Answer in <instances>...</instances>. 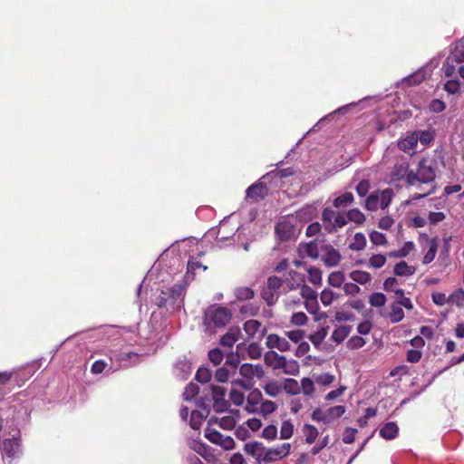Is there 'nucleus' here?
I'll return each mask as SVG.
<instances>
[{
  "label": "nucleus",
  "mask_w": 464,
  "mask_h": 464,
  "mask_svg": "<svg viewBox=\"0 0 464 464\" xmlns=\"http://www.w3.org/2000/svg\"><path fill=\"white\" fill-rule=\"evenodd\" d=\"M231 316L228 308L212 304L205 310L203 323L206 329L212 332L215 328L225 326L230 321Z\"/></svg>",
  "instance_id": "nucleus-1"
},
{
  "label": "nucleus",
  "mask_w": 464,
  "mask_h": 464,
  "mask_svg": "<svg viewBox=\"0 0 464 464\" xmlns=\"http://www.w3.org/2000/svg\"><path fill=\"white\" fill-rule=\"evenodd\" d=\"M435 179L434 163L427 158H422L418 162L416 171L411 170L408 174V186H414L417 182L430 184L434 182Z\"/></svg>",
  "instance_id": "nucleus-2"
},
{
  "label": "nucleus",
  "mask_w": 464,
  "mask_h": 464,
  "mask_svg": "<svg viewBox=\"0 0 464 464\" xmlns=\"http://www.w3.org/2000/svg\"><path fill=\"white\" fill-rule=\"evenodd\" d=\"M346 218L345 213L325 208L322 213V226L327 233H335L347 224Z\"/></svg>",
  "instance_id": "nucleus-3"
},
{
  "label": "nucleus",
  "mask_w": 464,
  "mask_h": 464,
  "mask_svg": "<svg viewBox=\"0 0 464 464\" xmlns=\"http://www.w3.org/2000/svg\"><path fill=\"white\" fill-rule=\"evenodd\" d=\"M239 373L246 380L234 379L231 381L232 385H238L246 390H248L250 388L249 381L252 380L254 377H263L264 371L261 365L244 363L239 368Z\"/></svg>",
  "instance_id": "nucleus-4"
},
{
  "label": "nucleus",
  "mask_w": 464,
  "mask_h": 464,
  "mask_svg": "<svg viewBox=\"0 0 464 464\" xmlns=\"http://www.w3.org/2000/svg\"><path fill=\"white\" fill-rule=\"evenodd\" d=\"M393 192L391 188L382 191H375L366 198L365 208L369 210H376L379 208L384 209L392 202Z\"/></svg>",
  "instance_id": "nucleus-5"
},
{
  "label": "nucleus",
  "mask_w": 464,
  "mask_h": 464,
  "mask_svg": "<svg viewBox=\"0 0 464 464\" xmlns=\"http://www.w3.org/2000/svg\"><path fill=\"white\" fill-rule=\"evenodd\" d=\"M2 454L11 463L14 459L23 455L20 431H17L12 438L4 440L2 443Z\"/></svg>",
  "instance_id": "nucleus-6"
},
{
  "label": "nucleus",
  "mask_w": 464,
  "mask_h": 464,
  "mask_svg": "<svg viewBox=\"0 0 464 464\" xmlns=\"http://www.w3.org/2000/svg\"><path fill=\"white\" fill-rule=\"evenodd\" d=\"M211 394L213 400V409L216 412H225L227 411L230 403L226 400L227 390L218 385L212 384Z\"/></svg>",
  "instance_id": "nucleus-7"
},
{
  "label": "nucleus",
  "mask_w": 464,
  "mask_h": 464,
  "mask_svg": "<svg viewBox=\"0 0 464 464\" xmlns=\"http://www.w3.org/2000/svg\"><path fill=\"white\" fill-rule=\"evenodd\" d=\"M291 450L290 443H283L274 448H266L263 463L267 464L280 460L289 455Z\"/></svg>",
  "instance_id": "nucleus-8"
},
{
  "label": "nucleus",
  "mask_w": 464,
  "mask_h": 464,
  "mask_svg": "<svg viewBox=\"0 0 464 464\" xmlns=\"http://www.w3.org/2000/svg\"><path fill=\"white\" fill-rule=\"evenodd\" d=\"M206 438L212 443L219 445L225 450H230L235 448V441L230 436H225L216 430L208 428L206 430Z\"/></svg>",
  "instance_id": "nucleus-9"
},
{
  "label": "nucleus",
  "mask_w": 464,
  "mask_h": 464,
  "mask_svg": "<svg viewBox=\"0 0 464 464\" xmlns=\"http://www.w3.org/2000/svg\"><path fill=\"white\" fill-rule=\"evenodd\" d=\"M226 411L227 414L221 418L212 416L209 424L218 423L220 428L227 430L234 429L240 416L239 411L227 409Z\"/></svg>",
  "instance_id": "nucleus-10"
},
{
  "label": "nucleus",
  "mask_w": 464,
  "mask_h": 464,
  "mask_svg": "<svg viewBox=\"0 0 464 464\" xmlns=\"http://www.w3.org/2000/svg\"><path fill=\"white\" fill-rule=\"evenodd\" d=\"M322 260L325 266L334 267L337 266L341 260L342 255L338 249L334 248L332 245L325 244L321 247Z\"/></svg>",
  "instance_id": "nucleus-11"
},
{
  "label": "nucleus",
  "mask_w": 464,
  "mask_h": 464,
  "mask_svg": "<svg viewBox=\"0 0 464 464\" xmlns=\"http://www.w3.org/2000/svg\"><path fill=\"white\" fill-rule=\"evenodd\" d=\"M197 404L200 410L192 411L189 420V425L193 430H198L203 420L206 419L209 413V409L205 405L203 401H198Z\"/></svg>",
  "instance_id": "nucleus-12"
},
{
  "label": "nucleus",
  "mask_w": 464,
  "mask_h": 464,
  "mask_svg": "<svg viewBox=\"0 0 464 464\" xmlns=\"http://www.w3.org/2000/svg\"><path fill=\"white\" fill-rule=\"evenodd\" d=\"M283 283L287 290H296L304 283V276L295 270H290L284 275Z\"/></svg>",
  "instance_id": "nucleus-13"
},
{
  "label": "nucleus",
  "mask_w": 464,
  "mask_h": 464,
  "mask_svg": "<svg viewBox=\"0 0 464 464\" xmlns=\"http://www.w3.org/2000/svg\"><path fill=\"white\" fill-rule=\"evenodd\" d=\"M266 448L262 442L254 441L246 443L244 450L256 459V464H263Z\"/></svg>",
  "instance_id": "nucleus-14"
},
{
  "label": "nucleus",
  "mask_w": 464,
  "mask_h": 464,
  "mask_svg": "<svg viewBox=\"0 0 464 464\" xmlns=\"http://www.w3.org/2000/svg\"><path fill=\"white\" fill-rule=\"evenodd\" d=\"M276 234L282 240L290 239L295 234V226L287 219L280 220L276 226Z\"/></svg>",
  "instance_id": "nucleus-15"
},
{
  "label": "nucleus",
  "mask_w": 464,
  "mask_h": 464,
  "mask_svg": "<svg viewBox=\"0 0 464 464\" xmlns=\"http://www.w3.org/2000/svg\"><path fill=\"white\" fill-rule=\"evenodd\" d=\"M262 400L263 396L259 390L254 389L250 391L246 397V404L245 406V410L248 413L258 412Z\"/></svg>",
  "instance_id": "nucleus-16"
},
{
  "label": "nucleus",
  "mask_w": 464,
  "mask_h": 464,
  "mask_svg": "<svg viewBox=\"0 0 464 464\" xmlns=\"http://www.w3.org/2000/svg\"><path fill=\"white\" fill-rule=\"evenodd\" d=\"M266 344L269 349H277L280 352H287L291 348L289 342L285 337L276 334H271L266 337Z\"/></svg>",
  "instance_id": "nucleus-17"
},
{
  "label": "nucleus",
  "mask_w": 464,
  "mask_h": 464,
  "mask_svg": "<svg viewBox=\"0 0 464 464\" xmlns=\"http://www.w3.org/2000/svg\"><path fill=\"white\" fill-rule=\"evenodd\" d=\"M246 198H252L255 200H259L264 198L267 194L266 186L261 182L257 181L251 186H249L246 189Z\"/></svg>",
  "instance_id": "nucleus-18"
},
{
  "label": "nucleus",
  "mask_w": 464,
  "mask_h": 464,
  "mask_svg": "<svg viewBox=\"0 0 464 464\" xmlns=\"http://www.w3.org/2000/svg\"><path fill=\"white\" fill-rule=\"evenodd\" d=\"M244 330L249 337H254L258 334V338H262L266 333V328L262 327L261 323L257 320H247L244 324Z\"/></svg>",
  "instance_id": "nucleus-19"
},
{
  "label": "nucleus",
  "mask_w": 464,
  "mask_h": 464,
  "mask_svg": "<svg viewBox=\"0 0 464 464\" xmlns=\"http://www.w3.org/2000/svg\"><path fill=\"white\" fill-rule=\"evenodd\" d=\"M410 171L408 163H397L394 165L391 172V179L393 181H399L405 179L406 184L408 185V174Z\"/></svg>",
  "instance_id": "nucleus-20"
},
{
  "label": "nucleus",
  "mask_w": 464,
  "mask_h": 464,
  "mask_svg": "<svg viewBox=\"0 0 464 464\" xmlns=\"http://www.w3.org/2000/svg\"><path fill=\"white\" fill-rule=\"evenodd\" d=\"M399 433V427L396 422L390 421L385 423L379 430L380 436L386 440H391L395 439Z\"/></svg>",
  "instance_id": "nucleus-21"
},
{
  "label": "nucleus",
  "mask_w": 464,
  "mask_h": 464,
  "mask_svg": "<svg viewBox=\"0 0 464 464\" xmlns=\"http://www.w3.org/2000/svg\"><path fill=\"white\" fill-rule=\"evenodd\" d=\"M320 251L316 241L301 244L299 246V252L312 259H317L320 256Z\"/></svg>",
  "instance_id": "nucleus-22"
},
{
  "label": "nucleus",
  "mask_w": 464,
  "mask_h": 464,
  "mask_svg": "<svg viewBox=\"0 0 464 464\" xmlns=\"http://www.w3.org/2000/svg\"><path fill=\"white\" fill-rule=\"evenodd\" d=\"M418 144L414 131L398 141V148L406 153L413 151Z\"/></svg>",
  "instance_id": "nucleus-23"
},
{
  "label": "nucleus",
  "mask_w": 464,
  "mask_h": 464,
  "mask_svg": "<svg viewBox=\"0 0 464 464\" xmlns=\"http://www.w3.org/2000/svg\"><path fill=\"white\" fill-rule=\"evenodd\" d=\"M285 357L274 351H270L265 354V362L274 370H281Z\"/></svg>",
  "instance_id": "nucleus-24"
},
{
  "label": "nucleus",
  "mask_w": 464,
  "mask_h": 464,
  "mask_svg": "<svg viewBox=\"0 0 464 464\" xmlns=\"http://www.w3.org/2000/svg\"><path fill=\"white\" fill-rule=\"evenodd\" d=\"M352 331V326L350 325H340L336 327L331 335V340L335 344H340L343 343L350 334Z\"/></svg>",
  "instance_id": "nucleus-25"
},
{
  "label": "nucleus",
  "mask_w": 464,
  "mask_h": 464,
  "mask_svg": "<svg viewBox=\"0 0 464 464\" xmlns=\"http://www.w3.org/2000/svg\"><path fill=\"white\" fill-rule=\"evenodd\" d=\"M328 334V327H322L314 334L309 335V340L318 350H323L324 346V341Z\"/></svg>",
  "instance_id": "nucleus-26"
},
{
  "label": "nucleus",
  "mask_w": 464,
  "mask_h": 464,
  "mask_svg": "<svg viewBox=\"0 0 464 464\" xmlns=\"http://www.w3.org/2000/svg\"><path fill=\"white\" fill-rule=\"evenodd\" d=\"M240 336V329L237 327H233L228 330V332L223 335L220 339V344L226 347H232L233 344L238 341Z\"/></svg>",
  "instance_id": "nucleus-27"
},
{
  "label": "nucleus",
  "mask_w": 464,
  "mask_h": 464,
  "mask_svg": "<svg viewBox=\"0 0 464 464\" xmlns=\"http://www.w3.org/2000/svg\"><path fill=\"white\" fill-rule=\"evenodd\" d=\"M117 370V367H115L112 362H111L110 364L105 362L104 360H97L95 361L92 365V368H91V372L93 373V374H100L103 372H105L106 373H111V372H113Z\"/></svg>",
  "instance_id": "nucleus-28"
},
{
  "label": "nucleus",
  "mask_w": 464,
  "mask_h": 464,
  "mask_svg": "<svg viewBox=\"0 0 464 464\" xmlns=\"http://www.w3.org/2000/svg\"><path fill=\"white\" fill-rule=\"evenodd\" d=\"M198 269L207 270V266L195 257H191L188 262L187 274L185 276L186 281H192L194 279L195 272Z\"/></svg>",
  "instance_id": "nucleus-29"
},
{
  "label": "nucleus",
  "mask_w": 464,
  "mask_h": 464,
  "mask_svg": "<svg viewBox=\"0 0 464 464\" xmlns=\"http://www.w3.org/2000/svg\"><path fill=\"white\" fill-rule=\"evenodd\" d=\"M115 356L120 362V367H129L135 364L139 357V355L133 352H123Z\"/></svg>",
  "instance_id": "nucleus-30"
},
{
  "label": "nucleus",
  "mask_w": 464,
  "mask_h": 464,
  "mask_svg": "<svg viewBox=\"0 0 464 464\" xmlns=\"http://www.w3.org/2000/svg\"><path fill=\"white\" fill-rule=\"evenodd\" d=\"M186 292V285L185 284H178L173 285L169 289V298L171 300L172 304H175L179 300L180 303L183 302V298Z\"/></svg>",
  "instance_id": "nucleus-31"
},
{
  "label": "nucleus",
  "mask_w": 464,
  "mask_h": 464,
  "mask_svg": "<svg viewBox=\"0 0 464 464\" xmlns=\"http://www.w3.org/2000/svg\"><path fill=\"white\" fill-rule=\"evenodd\" d=\"M345 411L346 409L343 405L334 406L326 410V424L332 423L335 420L341 418L345 413Z\"/></svg>",
  "instance_id": "nucleus-32"
},
{
  "label": "nucleus",
  "mask_w": 464,
  "mask_h": 464,
  "mask_svg": "<svg viewBox=\"0 0 464 464\" xmlns=\"http://www.w3.org/2000/svg\"><path fill=\"white\" fill-rule=\"evenodd\" d=\"M430 76V72L427 68H421L408 76L405 81L409 82V84L417 85L422 82L425 79Z\"/></svg>",
  "instance_id": "nucleus-33"
},
{
  "label": "nucleus",
  "mask_w": 464,
  "mask_h": 464,
  "mask_svg": "<svg viewBox=\"0 0 464 464\" xmlns=\"http://www.w3.org/2000/svg\"><path fill=\"white\" fill-rule=\"evenodd\" d=\"M191 373V366L190 363L186 361H179L175 364V374L181 378V379H187Z\"/></svg>",
  "instance_id": "nucleus-34"
},
{
  "label": "nucleus",
  "mask_w": 464,
  "mask_h": 464,
  "mask_svg": "<svg viewBox=\"0 0 464 464\" xmlns=\"http://www.w3.org/2000/svg\"><path fill=\"white\" fill-rule=\"evenodd\" d=\"M416 269L412 266H409L405 261L397 263L393 272L398 276H410L415 273Z\"/></svg>",
  "instance_id": "nucleus-35"
},
{
  "label": "nucleus",
  "mask_w": 464,
  "mask_h": 464,
  "mask_svg": "<svg viewBox=\"0 0 464 464\" xmlns=\"http://www.w3.org/2000/svg\"><path fill=\"white\" fill-rule=\"evenodd\" d=\"M299 369H300V367H299L297 361H295L294 359L288 360V359H286V357H285L281 370L285 374L297 375L299 373Z\"/></svg>",
  "instance_id": "nucleus-36"
},
{
  "label": "nucleus",
  "mask_w": 464,
  "mask_h": 464,
  "mask_svg": "<svg viewBox=\"0 0 464 464\" xmlns=\"http://www.w3.org/2000/svg\"><path fill=\"white\" fill-rule=\"evenodd\" d=\"M303 433L307 444H313L319 436L317 428L312 424H304L303 427Z\"/></svg>",
  "instance_id": "nucleus-37"
},
{
  "label": "nucleus",
  "mask_w": 464,
  "mask_h": 464,
  "mask_svg": "<svg viewBox=\"0 0 464 464\" xmlns=\"http://www.w3.org/2000/svg\"><path fill=\"white\" fill-rule=\"evenodd\" d=\"M349 276L353 282L360 285H365L372 279L371 275L368 272L362 270L352 271Z\"/></svg>",
  "instance_id": "nucleus-38"
},
{
  "label": "nucleus",
  "mask_w": 464,
  "mask_h": 464,
  "mask_svg": "<svg viewBox=\"0 0 464 464\" xmlns=\"http://www.w3.org/2000/svg\"><path fill=\"white\" fill-rule=\"evenodd\" d=\"M354 200L352 192H344L334 200V207L336 208H344L351 205Z\"/></svg>",
  "instance_id": "nucleus-39"
},
{
  "label": "nucleus",
  "mask_w": 464,
  "mask_h": 464,
  "mask_svg": "<svg viewBox=\"0 0 464 464\" xmlns=\"http://www.w3.org/2000/svg\"><path fill=\"white\" fill-rule=\"evenodd\" d=\"M365 246V236L362 233L358 232L354 235L353 241L349 244V248L353 251H362L364 249Z\"/></svg>",
  "instance_id": "nucleus-40"
},
{
  "label": "nucleus",
  "mask_w": 464,
  "mask_h": 464,
  "mask_svg": "<svg viewBox=\"0 0 464 464\" xmlns=\"http://www.w3.org/2000/svg\"><path fill=\"white\" fill-rule=\"evenodd\" d=\"M388 317L392 324L401 322L404 318L402 307L399 304L392 303Z\"/></svg>",
  "instance_id": "nucleus-41"
},
{
  "label": "nucleus",
  "mask_w": 464,
  "mask_h": 464,
  "mask_svg": "<svg viewBox=\"0 0 464 464\" xmlns=\"http://www.w3.org/2000/svg\"><path fill=\"white\" fill-rule=\"evenodd\" d=\"M395 304H399L400 306L405 307L407 310L413 309V304L409 297L404 295V291L402 289L395 290Z\"/></svg>",
  "instance_id": "nucleus-42"
},
{
  "label": "nucleus",
  "mask_w": 464,
  "mask_h": 464,
  "mask_svg": "<svg viewBox=\"0 0 464 464\" xmlns=\"http://www.w3.org/2000/svg\"><path fill=\"white\" fill-rule=\"evenodd\" d=\"M236 375V372H234L232 370L227 368V366L223 365L222 367L218 368L216 371L215 373V379L216 381L219 382H226L230 378L234 377Z\"/></svg>",
  "instance_id": "nucleus-43"
},
{
  "label": "nucleus",
  "mask_w": 464,
  "mask_h": 464,
  "mask_svg": "<svg viewBox=\"0 0 464 464\" xmlns=\"http://www.w3.org/2000/svg\"><path fill=\"white\" fill-rule=\"evenodd\" d=\"M414 134L417 141L422 145H429L434 140V131L431 130H415Z\"/></svg>",
  "instance_id": "nucleus-44"
},
{
  "label": "nucleus",
  "mask_w": 464,
  "mask_h": 464,
  "mask_svg": "<svg viewBox=\"0 0 464 464\" xmlns=\"http://www.w3.org/2000/svg\"><path fill=\"white\" fill-rule=\"evenodd\" d=\"M437 250H438L437 238H432L430 241V247H429L427 253L425 254V256H423L422 263L424 265H428V264L431 263L436 256Z\"/></svg>",
  "instance_id": "nucleus-45"
},
{
  "label": "nucleus",
  "mask_w": 464,
  "mask_h": 464,
  "mask_svg": "<svg viewBox=\"0 0 464 464\" xmlns=\"http://www.w3.org/2000/svg\"><path fill=\"white\" fill-rule=\"evenodd\" d=\"M339 296V294H336L331 289L325 288L321 292L320 300L324 306H329Z\"/></svg>",
  "instance_id": "nucleus-46"
},
{
  "label": "nucleus",
  "mask_w": 464,
  "mask_h": 464,
  "mask_svg": "<svg viewBox=\"0 0 464 464\" xmlns=\"http://www.w3.org/2000/svg\"><path fill=\"white\" fill-rule=\"evenodd\" d=\"M236 385H232V389L229 392V401L236 406H242L246 401L245 394L237 390Z\"/></svg>",
  "instance_id": "nucleus-47"
},
{
  "label": "nucleus",
  "mask_w": 464,
  "mask_h": 464,
  "mask_svg": "<svg viewBox=\"0 0 464 464\" xmlns=\"http://www.w3.org/2000/svg\"><path fill=\"white\" fill-rule=\"evenodd\" d=\"M308 280L314 285H319L322 284V272L319 268L314 266H309L307 268Z\"/></svg>",
  "instance_id": "nucleus-48"
},
{
  "label": "nucleus",
  "mask_w": 464,
  "mask_h": 464,
  "mask_svg": "<svg viewBox=\"0 0 464 464\" xmlns=\"http://www.w3.org/2000/svg\"><path fill=\"white\" fill-rule=\"evenodd\" d=\"M345 217H347L346 223L352 221L356 224H362L365 220L364 215L358 208L350 209L345 213Z\"/></svg>",
  "instance_id": "nucleus-49"
},
{
  "label": "nucleus",
  "mask_w": 464,
  "mask_h": 464,
  "mask_svg": "<svg viewBox=\"0 0 464 464\" xmlns=\"http://www.w3.org/2000/svg\"><path fill=\"white\" fill-rule=\"evenodd\" d=\"M449 303L457 305L458 307L464 306V290L462 288H459L454 291L449 296Z\"/></svg>",
  "instance_id": "nucleus-50"
},
{
  "label": "nucleus",
  "mask_w": 464,
  "mask_h": 464,
  "mask_svg": "<svg viewBox=\"0 0 464 464\" xmlns=\"http://www.w3.org/2000/svg\"><path fill=\"white\" fill-rule=\"evenodd\" d=\"M294 425L290 420H284L280 429V439L288 440L293 436Z\"/></svg>",
  "instance_id": "nucleus-51"
},
{
  "label": "nucleus",
  "mask_w": 464,
  "mask_h": 464,
  "mask_svg": "<svg viewBox=\"0 0 464 464\" xmlns=\"http://www.w3.org/2000/svg\"><path fill=\"white\" fill-rule=\"evenodd\" d=\"M369 303L374 307H382L386 303V296L382 293H373L369 296Z\"/></svg>",
  "instance_id": "nucleus-52"
},
{
  "label": "nucleus",
  "mask_w": 464,
  "mask_h": 464,
  "mask_svg": "<svg viewBox=\"0 0 464 464\" xmlns=\"http://www.w3.org/2000/svg\"><path fill=\"white\" fill-rule=\"evenodd\" d=\"M279 294L274 292L267 287H265L262 291V297L268 305H273L278 299Z\"/></svg>",
  "instance_id": "nucleus-53"
},
{
  "label": "nucleus",
  "mask_w": 464,
  "mask_h": 464,
  "mask_svg": "<svg viewBox=\"0 0 464 464\" xmlns=\"http://www.w3.org/2000/svg\"><path fill=\"white\" fill-rule=\"evenodd\" d=\"M290 322L295 326H304L307 324L308 317L304 312H296L292 314Z\"/></svg>",
  "instance_id": "nucleus-54"
},
{
  "label": "nucleus",
  "mask_w": 464,
  "mask_h": 464,
  "mask_svg": "<svg viewBox=\"0 0 464 464\" xmlns=\"http://www.w3.org/2000/svg\"><path fill=\"white\" fill-rule=\"evenodd\" d=\"M303 392L304 395L311 396L314 392V382L310 378H303L301 380L300 392Z\"/></svg>",
  "instance_id": "nucleus-55"
},
{
  "label": "nucleus",
  "mask_w": 464,
  "mask_h": 464,
  "mask_svg": "<svg viewBox=\"0 0 464 464\" xmlns=\"http://www.w3.org/2000/svg\"><path fill=\"white\" fill-rule=\"evenodd\" d=\"M344 281L342 272H333L328 276V284L334 287H340Z\"/></svg>",
  "instance_id": "nucleus-56"
},
{
  "label": "nucleus",
  "mask_w": 464,
  "mask_h": 464,
  "mask_svg": "<svg viewBox=\"0 0 464 464\" xmlns=\"http://www.w3.org/2000/svg\"><path fill=\"white\" fill-rule=\"evenodd\" d=\"M212 377L211 371L208 368L201 367L197 371L196 379L201 383H207Z\"/></svg>",
  "instance_id": "nucleus-57"
},
{
  "label": "nucleus",
  "mask_w": 464,
  "mask_h": 464,
  "mask_svg": "<svg viewBox=\"0 0 464 464\" xmlns=\"http://www.w3.org/2000/svg\"><path fill=\"white\" fill-rule=\"evenodd\" d=\"M386 256L382 254L372 255L369 259V266L372 268H381L386 263Z\"/></svg>",
  "instance_id": "nucleus-58"
},
{
  "label": "nucleus",
  "mask_w": 464,
  "mask_h": 464,
  "mask_svg": "<svg viewBox=\"0 0 464 464\" xmlns=\"http://www.w3.org/2000/svg\"><path fill=\"white\" fill-rule=\"evenodd\" d=\"M277 409L276 404L272 401H262L260 404V408L258 410V412L262 413L263 415H268L276 411Z\"/></svg>",
  "instance_id": "nucleus-59"
},
{
  "label": "nucleus",
  "mask_w": 464,
  "mask_h": 464,
  "mask_svg": "<svg viewBox=\"0 0 464 464\" xmlns=\"http://www.w3.org/2000/svg\"><path fill=\"white\" fill-rule=\"evenodd\" d=\"M265 392L270 397H276L281 392V386L276 382H269L264 387Z\"/></svg>",
  "instance_id": "nucleus-60"
},
{
  "label": "nucleus",
  "mask_w": 464,
  "mask_h": 464,
  "mask_svg": "<svg viewBox=\"0 0 464 464\" xmlns=\"http://www.w3.org/2000/svg\"><path fill=\"white\" fill-rule=\"evenodd\" d=\"M199 388L197 384L190 382L185 388L183 392L184 400L190 401L198 395Z\"/></svg>",
  "instance_id": "nucleus-61"
},
{
  "label": "nucleus",
  "mask_w": 464,
  "mask_h": 464,
  "mask_svg": "<svg viewBox=\"0 0 464 464\" xmlns=\"http://www.w3.org/2000/svg\"><path fill=\"white\" fill-rule=\"evenodd\" d=\"M286 392L290 394H297L300 392V385L295 379H286L284 384Z\"/></svg>",
  "instance_id": "nucleus-62"
},
{
  "label": "nucleus",
  "mask_w": 464,
  "mask_h": 464,
  "mask_svg": "<svg viewBox=\"0 0 464 464\" xmlns=\"http://www.w3.org/2000/svg\"><path fill=\"white\" fill-rule=\"evenodd\" d=\"M300 294L304 301L318 297L317 293L304 283L300 286Z\"/></svg>",
  "instance_id": "nucleus-63"
},
{
  "label": "nucleus",
  "mask_w": 464,
  "mask_h": 464,
  "mask_svg": "<svg viewBox=\"0 0 464 464\" xmlns=\"http://www.w3.org/2000/svg\"><path fill=\"white\" fill-rule=\"evenodd\" d=\"M365 343L366 342L362 337L359 335H354L348 340L346 345L349 349L355 350L362 348Z\"/></svg>",
  "instance_id": "nucleus-64"
}]
</instances>
